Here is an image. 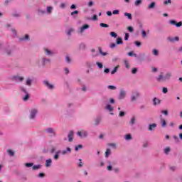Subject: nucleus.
Segmentation results:
<instances>
[{"instance_id": "51", "label": "nucleus", "mask_w": 182, "mask_h": 182, "mask_svg": "<svg viewBox=\"0 0 182 182\" xmlns=\"http://www.w3.org/2000/svg\"><path fill=\"white\" fill-rule=\"evenodd\" d=\"M141 36L143 38H146V36H147V34L146 33V31L142 30L141 31Z\"/></svg>"}, {"instance_id": "3", "label": "nucleus", "mask_w": 182, "mask_h": 182, "mask_svg": "<svg viewBox=\"0 0 182 182\" xmlns=\"http://www.w3.org/2000/svg\"><path fill=\"white\" fill-rule=\"evenodd\" d=\"M77 136H78V137H80V139H86V137L89 136V133L85 129H81L80 131H78L77 132Z\"/></svg>"}, {"instance_id": "8", "label": "nucleus", "mask_w": 182, "mask_h": 182, "mask_svg": "<svg viewBox=\"0 0 182 182\" xmlns=\"http://www.w3.org/2000/svg\"><path fill=\"white\" fill-rule=\"evenodd\" d=\"M43 85H45V86H46V87H48L50 90H53V89H55V86L50 83H49V81L48 80H44L43 82Z\"/></svg>"}, {"instance_id": "13", "label": "nucleus", "mask_w": 182, "mask_h": 182, "mask_svg": "<svg viewBox=\"0 0 182 182\" xmlns=\"http://www.w3.org/2000/svg\"><path fill=\"white\" fill-rule=\"evenodd\" d=\"M53 11V6H48L46 7V13L47 15H52Z\"/></svg>"}, {"instance_id": "50", "label": "nucleus", "mask_w": 182, "mask_h": 182, "mask_svg": "<svg viewBox=\"0 0 182 182\" xmlns=\"http://www.w3.org/2000/svg\"><path fill=\"white\" fill-rule=\"evenodd\" d=\"M110 36H112V38H117V33L112 31L110 32Z\"/></svg>"}, {"instance_id": "32", "label": "nucleus", "mask_w": 182, "mask_h": 182, "mask_svg": "<svg viewBox=\"0 0 182 182\" xmlns=\"http://www.w3.org/2000/svg\"><path fill=\"white\" fill-rule=\"evenodd\" d=\"M20 41H29V36L28 34H26L24 37L21 38Z\"/></svg>"}, {"instance_id": "11", "label": "nucleus", "mask_w": 182, "mask_h": 182, "mask_svg": "<svg viewBox=\"0 0 182 182\" xmlns=\"http://www.w3.org/2000/svg\"><path fill=\"white\" fill-rule=\"evenodd\" d=\"M124 97H126V91H124V90H121L118 96V99L119 100H123Z\"/></svg>"}, {"instance_id": "21", "label": "nucleus", "mask_w": 182, "mask_h": 182, "mask_svg": "<svg viewBox=\"0 0 182 182\" xmlns=\"http://www.w3.org/2000/svg\"><path fill=\"white\" fill-rule=\"evenodd\" d=\"M171 76H173V74L171 73H167L164 76L165 81L170 80Z\"/></svg>"}, {"instance_id": "46", "label": "nucleus", "mask_w": 182, "mask_h": 182, "mask_svg": "<svg viewBox=\"0 0 182 182\" xmlns=\"http://www.w3.org/2000/svg\"><path fill=\"white\" fill-rule=\"evenodd\" d=\"M141 2H142L141 0H136V1L134 2L135 6H139V5H141Z\"/></svg>"}, {"instance_id": "41", "label": "nucleus", "mask_w": 182, "mask_h": 182, "mask_svg": "<svg viewBox=\"0 0 182 182\" xmlns=\"http://www.w3.org/2000/svg\"><path fill=\"white\" fill-rule=\"evenodd\" d=\"M107 89H109V90H116L117 87L114 85H108Z\"/></svg>"}, {"instance_id": "49", "label": "nucleus", "mask_w": 182, "mask_h": 182, "mask_svg": "<svg viewBox=\"0 0 182 182\" xmlns=\"http://www.w3.org/2000/svg\"><path fill=\"white\" fill-rule=\"evenodd\" d=\"M176 23H177V21H176L175 20H170L169 21L170 25H173V26H176Z\"/></svg>"}, {"instance_id": "18", "label": "nucleus", "mask_w": 182, "mask_h": 182, "mask_svg": "<svg viewBox=\"0 0 182 182\" xmlns=\"http://www.w3.org/2000/svg\"><path fill=\"white\" fill-rule=\"evenodd\" d=\"M86 29H89V25L88 24H85L84 26L80 27V32L81 33H83V32H85V30H86Z\"/></svg>"}, {"instance_id": "15", "label": "nucleus", "mask_w": 182, "mask_h": 182, "mask_svg": "<svg viewBox=\"0 0 182 182\" xmlns=\"http://www.w3.org/2000/svg\"><path fill=\"white\" fill-rule=\"evenodd\" d=\"M168 41H169V42H178L180 41V38H178V36L168 37Z\"/></svg>"}, {"instance_id": "55", "label": "nucleus", "mask_w": 182, "mask_h": 182, "mask_svg": "<svg viewBox=\"0 0 182 182\" xmlns=\"http://www.w3.org/2000/svg\"><path fill=\"white\" fill-rule=\"evenodd\" d=\"M129 37H130V35L129 34V33H126L124 36V41H129Z\"/></svg>"}, {"instance_id": "19", "label": "nucleus", "mask_w": 182, "mask_h": 182, "mask_svg": "<svg viewBox=\"0 0 182 182\" xmlns=\"http://www.w3.org/2000/svg\"><path fill=\"white\" fill-rule=\"evenodd\" d=\"M156 80L158 82H166V80L164 78V76H163V75H160L158 77H156Z\"/></svg>"}, {"instance_id": "14", "label": "nucleus", "mask_w": 182, "mask_h": 182, "mask_svg": "<svg viewBox=\"0 0 182 182\" xmlns=\"http://www.w3.org/2000/svg\"><path fill=\"white\" fill-rule=\"evenodd\" d=\"M60 154H62L61 150H58L57 151H55L53 156V159L59 160V157H60Z\"/></svg>"}, {"instance_id": "1", "label": "nucleus", "mask_w": 182, "mask_h": 182, "mask_svg": "<svg viewBox=\"0 0 182 182\" xmlns=\"http://www.w3.org/2000/svg\"><path fill=\"white\" fill-rule=\"evenodd\" d=\"M19 90H21V92H22L23 93L26 94V95L22 97L23 102H28V100H29V94L28 93L26 88L23 86H20Z\"/></svg>"}, {"instance_id": "60", "label": "nucleus", "mask_w": 182, "mask_h": 182, "mask_svg": "<svg viewBox=\"0 0 182 182\" xmlns=\"http://www.w3.org/2000/svg\"><path fill=\"white\" fill-rule=\"evenodd\" d=\"M176 28H180L182 26V21H179L178 23H176Z\"/></svg>"}, {"instance_id": "5", "label": "nucleus", "mask_w": 182, "mask_h": 182, "mask_svg": "<svg viewBox=\"0 0 182 182\" xmlns=\"http://www.w3.org/2000/svg\"><path fill=\"white\" fill-rule=\"evenodd\" d=\"M140 93L139 92L136 91L132 92L131 95V102H136L137 100V98L139 97Z\"/></svg>"}, {"instance_id": "29", "label": "nucleus", "mask_w": 182, "mask_h": 182, "mask_svg": "<svg viewBox=\"0 0 182 182\" xmlns=\"http://www.w3.org/2000/svg\"><path fill=\"white\" fill-rule=\"evenodd\" d=\"M75 15H79V11L77 10L71 12V16H73V18H77V16Z\"/></svg>"}, {"instance_id": "10", "label": "nucleus", "mask_w": 182, "mask_h": 182, "mask_svg": "<svg viewBox=\"0 0 182 182\" xmlns=\"http://www.w3.org/2000/svg\"><path fill=\"white\" fill-rule=\"evenodd\" d=\"M75 136V132L73 131H70L68 132V141L70 143H72V141H73V137Z\"/></svg>"}, {"instance_id": "4", "label": "nucleus", "mask_w": 182, "mask_h": 182, "mask_svg": "<svg viewBox=\"0 0 182 182\" xmlns=\"http://www.w3.org/2000/svg\"><path fill=\"white\" fill-rule=\"evenodd\" d=\"M38 114V109L33 108L30 110V115L29 119L31 120H34V119H36V115Z\"/></svg>"}, {"instance_id": "6", "label": "nucleus", "mask_w": 182, "mask_h": 182, "mask_svg": "<svg viewBox=\"0 0 182 182\" xmlns=\"http://www.w3.org/2000/svg\"><path fill=\"white\" fill-rule=\"evenodd\" d=\"M48 63H50V59L46 58V57H43L41 58V65L43 68H45Z\"/></svg>"}, {"instance_id": "36", "label": "nucleus", "mask_w": 182, "mask_h": 182, "mask_svg": "<svg viewBox=\"0 0 182 182\" xmlns=\"http://www.w3.org/2000/svg\"><path fill=\"white\" fill-rule=\"evenodd\" d=\"M124 139H125V140H132V134H128L125 135Z\"/></svg>"}, {"instance_id": "63", "label": "nucleus", "mask_w": 182, "mask_h": 182, "mask_svg": "<svg viewBox=\"0 0 182 182\" xmlns=\"http://www.w3.org/2000/svg\"><path fill=\"white\" fill-rule=\"evenodd\" d=\"M132 73H133V75H136V73H137V69L136 68H133Z\"/></svg>"}, {"instance_id": "30", "label": "nucleus", "mask_w": 182, "mask_h": 182, "mask_svg": "<svg viewBox=\"0 0 182 182\" xmlns=\"http://www.w3.org/2000/svg\"><path fill=\"white\" fill-rule=\"evenodd\" d=\"M110 154H112V151L110 150V149H107L105 151V157H109Z\"/></svg>"}, {"instance_id": "39", "label": "nucleus", "mask_w": 182, "mask_h": 182, "mask_svg": "<svg viewBox=\"0 0 182 182\" xmlns=\"http://www.w3.org/2000/svg\"><path fill=\"white\" fill-rule=\"evenodd\" d=\"M96 65L99 69H103V64L100 62H97Z\"/></svg>"}, {"instance_id": "17", "label": "nucleus", "mask_w": 182, "mask_h": 182, "mask_svg": "<svg viewBox=\"0 0 182 182\" xmlns=\"http://www.w3.org/2000/svg\"><path fill=\"white\" fill-rule=\"evenodd\" d=\"M157 127V124L154 123V124H150L149 125V129L148 130H149V132H153L154 129H156Z\"/></svg>"}, {"instance_id": "47", "label": "nucleus", "mask_w": 182, "mask_h": 182, "mask_svg": "<svg viewBox=\"0 0 182 182\" xmlns=\"http://www.w3.org/2000/svg\"><path fill=\"white\" fill-rule=\"evenodd\" d=\"M79 164H78V167L80 168L83 167V162L82 161V159H78Z\"/></svg>"}, {"instance_id": "44", "label": "nucleus", "mask_w": 182, "mask_h": 182, "mask_svg": "<svg viewBox=\"0 0 182 182\" xmlns=\"http://www.w3.org/2000/svg\"><path fill=\"white\" fill-rule=\"evenodd\" d=\"M119 69V66L115 67L112 71H111V75H114L116 72H117V70Z\"/></svg>"}, {"instance_id": "64", "label": "nucleus", "mask_w": 182, "mask_h": 182, "mask_svg": "<svg viewBox=\"0 0 182 182\" xmlns=\"http://www.w3.org/2000/svg\"><path fill=\"white\" fill-rule=\"evenodd\" d=\"M162 92H163V93L166 94V93H167V92H168V90L167 89V87H164L162 89Z\"/></svg>"}, {"instance_id": "28", "label": "nucleus", "mask_w": 182, "mask_h": 182, "mask_svg": "<svg viewBox=\"0 0 182 182\" xmlns=\"http://www.w3.org/2000/svg\"><path fill=\"white\" fill-rule=\"evenodd\" d=\"M156 7V2L153 1L148 6V9H153Z\"/></svg>"}, {"instance_id": "35", "label": "nucleus", "mask_w": 182, "mask_h": 182, "mask_svg": "<svg viewBox=\"0 0 182 182\" xmlns=\"http://www.w3.org/2000/svg\"><path fill=\"white\" fill-rule=\"evenodd\" d=\"M7 153H8L9 155L11 156V157L15 156V152H14V151L11 150V149H9L7 151Z\"/></svg>"}, {"instance_id": "26", "label": "nucleus", "mask_w": 182, "mask_h": 182, "mask_svg": "<svg viewBox=\"0 0 182 182\" xmlns=\"http://www.w3.org/2000/svg\"><path fill=\"white\" fill-rule=\"evenodd\" d=\"M135 123H136V117H132L131 118L130 122H129V124H130V126H134V124H135Z\"/></svg>"}, {"instance_id": "59", "label": "nucleus", "mask_w": 182, "mask_h": 182, "mask_svg": "<svg viewBox=\"0 0 182 182\" xmlns=\"http://www.w3.org/2000/svg\"><path fill=\"white\" fill-rule=\"evenodd\" d=\"M119 12H120V11H119V10H114L112 11V14H113V15H119Z\"/></svg>"}, {"instance_id": "12", "label": "nucleus", "mask_w": 182, "mask_h": 182, "mask_svg": "<svg viewBox=\"0 0 182 182\" xmlns=\"http://www.w3.org/2000/svg\"><path fill=\"white\" fill-rule=\"evenodd\" d=\"M69 153H72V149H70V147H67L66 149L61 151L62 156H66V154H69Z\"/></svg>"}, {"instance_id": "62", "label": "nucleus", "mask_w": 182, "mask_h": 182, "mask_svg": "<svg viewBox=\"0 0 182 182\" xmlns=\"http://www.w3.org/2000/svg\"><path fill=\"white\" fill-rule=\"evenodd\" d=\"M168 4H171V0H166L164 2V5H168Z\"/></svg>"}, {"instance_id": "37", "label": "nucleus", "mask_w": 182, "mask_h": 182, "mask_svg": "<svg viewBox=\"0 0 182 182\" xmlns=\"http://www.w3.org/2000/svg\"><path fill=\"white\" fill-rule=\"evenodd\" d=\"M128 56H134V58H137V54L134 53L133 51H131L128 53Z\"/></svg>"}, {"instance_id": "9", "label": "nucleus", "mask_w": 182, "mask_h": 182, "mask_svg": "<svg viewBox=\"0 0 182 182\" xmlns=\"http://www.w3.org/2000/svg\"><path fill=\"white\" fill-rule=\"evenodd\" d=\"M43 50L46 56H53L55 55V52L49 50L48 48H44Z\"/></svg>"}, {"instance_id": "42", "label": "nucleus", "mask_w": 182, "mask_h": 182, "mask_svg": "<svg viewBox=\"0 0 182 182\" xmlns=\"http://www.w3.org/2000/svg\"><path fill=\"white\" fill-rule=\"evenodd\" d=\"M26 167H27L28 168H31V167H33V163H26L25 164Z\"/></svg>"}, {"instance_id": "31", "label": "nucleus", "mask_w": 182, "mask_h": 182, "mask_svg": "<svg viewBox=\"0 0 182 182\" xmlns=\"http://www.w3.org/2000/svg\"><path fill=\"white\" fill-rule=\"evenodd\" d=\"M117 45H123V41L122 38L119 37L117 38Z\"/></svg>"}, {"instance_id": "38", "label": "nucleus", "mask_w": 182, "mask_h": 182, "mask_svg": "<svg viewBox=\"0 0 182 182\" xmlns=\"http://www.w3.org/2000/svg\"><path fill=\"white\" fill-rule=\"evenodd\" d=\"M42 167V165H33V170H39Z\"/></svg>"}, {"instance_id": "34", "label": "nucleus", "mask_w": 182, "mask_h": 182, "mask_svg": "<svg viewBox=\"0 0 182 182\" xmlns=\"http://www.w3.org/2000/svg\"><path fill=\"white\" fill-rule=\"evenodd\" d=\"M152 53L154 56H159V50L157 49H154L152 50Z\"/></svg>"}, {"instance_id": "2", "label": "nucleus", "mask_w": 182, "mask_h": 182, "mask_svg": "<svg viewBox=\"0 0 182 182\" xmlns=\"http://www.w3.org/2000/svg\"><path fill=\"white\" fill-rule=\"evenodd\" d=\"M45 132L47 134L50 135V137H56V131L54 128L48 127L46 129Z\"/></svg>"}, {"instance_id": "7", "label": "nucleus", "mask_w": 182, "mask_h": 182, "mask_svg": "<svg viewBox=\"0 0 182 182\" xmlns=\"http://www.w3.org/2000/svg\"><path fill=\"white\" fill-rule=\"evenodd\" d=\"M11 80H14L15 82H23V80L25 78L23 77L14 75L11 77Z\"/></svg>"}, {"instance_id": "52", "label": "nucleus", "mask_w": 182, "mask_h": 182, "mask_svg": "<svg viewBox=\"0 0 182 182\" xmlns=\"http://www.w3.org/2000/svg\"><path fill=\"white\" fill-rule=\"evenodd\" d=\"M86 48V44L81 43L80 44V49H85Z\"/></svg>"}, {"instance_id": "33", "label": "nucleus", "mask_w": 182, "mask_h": 182, "mask_svg": "<svg viewBox=\"0 0 182 182\" xmlns=\"http://www.w3.org/2000/svg\"><path fill=\"white\" fill-rule=\"evenodd\" d=\"M79 149H83V145L82 144H78L77 146H75V151H78Z\"/></svg>"}, {"instance_id": "20", "label": "nucleus", "mask_w": 182, "mask_h": 182, "mask_svg": "<svg viewBox=\"0 0 182 182\" xmlns=\"http://www.w3.org/2000/svg\"><path fill=\"white\" fill-rule=\"evenodd\" d=\"M154 106H157V105H160L161 101L159 99L154 97L153 100Z\"/></svg>"}, {"instance_id": "27", "label": "nucleus", "mask_w": 182, "mask_h": 182, "mask_svg": "<svg viewBox=\"0 0 182 182\" xmlns=\"http://www.w3.org/2000/svg\"><path fill=\"white\" fill-rule=\"evenodd\" d=\"M124 16H127V19H129V21H132L133 19V16H132V14L130 13H124Z\"/></svg>"}, {"instance_id": "48", "label": "nucleus", "mask_w": 182, "mask_h": 182, "mask_svg": "<svg viewBox=\"0 0 182 182\" xmlns=\"http://www.w3.org/2000/svg\"><path fill=\"white\" fill-rule=\"evenodd\" d=\"M65 61L67 62V63H70V62H72V60L70 59V57H69V55H67L65 57Z\"/></svg>"}, {"instance_id": "16", "label": "nucleus", "mask_w": 182, "mask_h": 182, "mask_svg": "<svg viewBox=\"0 0 182 182\" xmlns=\"http://www.w3.org/2000/svg\"><path fill=\"white\" fill-rule=\"evenodd\" d=\"M33 82V79L31 77H28L26 80V86H32Z\"/></svg>"}, {"instance_id": "23", "label": "nucleus", "mask_w": 182, "mask_h": 182, "mask_svg": "<svg viewBox=\"0 0 182 182\" xmlns=\"http://www.w3.org/2000/svg\"><path fill=\"white\" fill-rule=\"evenodd\" d=\"M52 166V159H49L46 160V167H50Z\"/></svg>"}, {"instance_id": "22", "label": "nucleus", "mask_w": 182, "mask_h": 182, "mask_svg": "<svg viewBox=\"0 0 182 182\" xmlns=\"http://www.w3.org/2000/svg\"><path fill=\"white\" fill-rule=\"evenodd\" d=\"M100 122H102V118L100 117H98L95 120V125L99 126L100 124Z\"/></svg>"}, {"instance_id": "45", "label": "nucleus", "mask_w": 182, "mask_h": 182, "mask_svg": "<svg viewBox=\"0 0 182 182\" xmlns=\"http://www.w3.org/2000/svg\"><path fill=\"white\" fill-rule=\"evenodd\" d=\"M75 30L73 28H70L68 29V31H67V35L68 36H70L72 35V32H73Z\"/></svg>"}, {"instance_id": "43", "label": "nucleus", "mask_w": 182, "mask_h": 182, "mask_svg": "<svg viewBox=\"0 0 182 182\" xmlns=\"http://www.w3.org/2000/svg\"><path fill=\"white\" fill-rule=\"evenodd\" d=\"M161 127H166L167 126V123L166 122L165 119H161Z\"/></svg>"}, {"instance_id": "61", "label": "nucleus", "mask_w": 182, "mask_h": 182, "mask_svg": "<svg viewBox=\"0 0 182 182\" xmlns=\"http://www.w3.org/2000/svg\"><path fill=\"white\" fill-rule=\"evenodd\" d=\"M127 29H128L129 32H131V33L134 32V29L133 28L132 26H129L127 28Z\"/></svg>"}, {"instance_id": "25", "label": "nucleus", "mask_w": 182, "mask_h": 182, "mask_svg": "<svg viewBox=\"0 0 182 182\" xmlns=\"http://www.w3.org/2000/svg\"><path fill=\"white\" fill-rule=\"evenodd\" d=\"M105 109H106V110H107L108 112H113V110H114V108H113V107H112V105H107V106L105 107Z\"/></svg>"}, {"instance_id": "54", "label": "nucleus", "mask_w": 182, "mask_h": 182, "mask_svg": "<svg viewBox=\"0 0 182 182\" xmlns=\"http://www.w3.org/2000/svg\"><path fill=\"white\" fill-rule=\"evenodd\" d=\"M108 146H109V147H112L113 149H116L117 147V145L114 143H110L108 144Z\"/></svg>"}, {"instance_id": "53", "label": "nucleus", "mask_w": 182, "mask_h": 182, "mask_svg": "<svg viewBox=\"0 0 182 182\" xmlns=\"http://www.w3.org/2000/svg\"><path fill=\"white\" fill-rule=\"evenodd\" d=\"M100 26L102 27V28H109V25L106 24V23H101L100 24Z\"/></svg>"}, {"instance_id": "58", "label": "nucleus", "mask_w": 182, "mask_h": 182, "mask_svg": "<svg viewBox=\"0 0 182 182\" xmlns=\"http://www.w3.org/2000/svg\"><path fill=\"white\" fill-rule=\"evenodd\" d=\"M38 14H42V15H44V14H46V11H45V10L38 9Z\"/></svg>"}, {"instance_id": "40", "label": "nucleus", "mask_w": 182, "mask_h": 182, "mask_svg": "<svg viewBox=\"0 0 182 182\" xmlns=\"http://www.w3.org/2000/svg\"><path fill=\"white\" fill-rule=\"evenodd\" d=\"M170 151H171L170 147H166L164 149V153L165 154H168V153H170Z\"/></svg>"}, {"instance_id": "24", "label": "nucleus", "mask_w": 182, "mask_h": 182, "mask_svg": "<svg viewBox=\"0 0 182 182\" xmlns=\"http://www.w3.org/2000/svg\"><path fill=\"white\" fill-rule=\"evenodd\" d=\"M98 50H99V53L101 55V56H107V53L103 52V50H102V48L99 47Z\"/></svg>"}, {"instance_id": "56", "label": "nucleus", "mask_w": 182, "mask_h": 182, "mask_svg": "<svg viewBox=\"0 0 182 182\" xmlns=\"http://www.w3.org/2000/svg\"><path fill=\"white\" fill-rule=\"evenodd\" d=\"M124 65H125V68H127V69L130 68V65L129 64L128 61H124Z\"/></svg>"}, {"instance_id": "57", "label": "nucleus", "mask_w": 182, "mask_h": 182, "mask_svg": "<svg viewBox=\"0 0 182 182\" xmlns=\"http://www.w3.org/2000/svg\"><path fill=\"white\" fill-rule=\"evenodd\" d=\"M173 138L174 139L176 143H178L180 141V140L178 139V137H177V136L174 135L173 136Z\"/></svg>"}]
</instances>
